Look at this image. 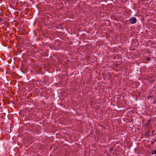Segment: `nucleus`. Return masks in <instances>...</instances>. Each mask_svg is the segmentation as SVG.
<instances>
[{
    "mask_svg": "<svg viewBox=\"0 0 156 156\" xmlns=\"http://www.w3.org/2000/svg\"><path fill=\"white\" fill-rule=\"evenodd\" d=\"M156 154V150H154L152 151V154Z\"/></svg>",
    "mask_w": 156,
    "mask_h": 156,
    "instance_id": "2",
    "label": "nucleus"
},
{
    "mask_svg": "<svg viewBox=\"0 0 156 156\" xmlns=\"http://www.w3.org/2000/svg\"><path fill=\"white\" fill-rule=\"evenodd\" d=\"M129 21L132 24H134L136 22V19L134 17H131L129 19Z\"/></svg>",
    "mask_w": 156,
    "mask_h": 156,
    "instance_id": "1",
    "label": "nucleus"
},
{
    "mask_svg": "<svg viewBox=\"0 0 156 156\" xmlns=\"http://www.w3.org/2000/svg\"><path fill=\"white\" fill-rule=\"evenodd\" d=\"M147 60H149V58H147Z\"/></svg>",
    "mask_w": 156,
    "mask_h": 156,
    "instance_id": "3",
    "label": "nucleus"
}]
</instances>
